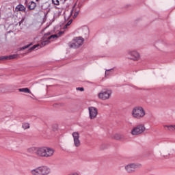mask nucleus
Returning a JSON list of instances; mask_svg holds the SVG:
<instances>
[{
	"mask_svg": "<svg viewBox=\"0 0 175 175\" xmlns=\"http://www.w3.org/2000/svg\"><path fill=\"white\" fill-rule=\"evenodd\" d=\"M36 155L41 158H50L54 155V150L47 147L37 148Z\"/></svg>",
	"mask_w": 175,
	"mask_h": 175,
	"instance_id": "f257e3e1",
	"label": "nucleus"
},
{
	"mask_svg": "<svg viewBox=\"0 0 175 175\" xmlns=\"http://www.w3.org/2000/svg\"><path fill=\"white\" fill-rule=\"evenodd\" d=\"M132 116L134 118L141 120V118L146 116V111L142 107H135L133 109Z\"/></svg>",
	"mask_w": 175,
	"mask_h": 175,
	"instance_id": "f03ea898",
	"label": "nucleus"
},
{
	"mask_svg": "<svg viewBox=\"0 0 175 175\" xmlns=\"http://www.w3.org/2000/svg\"><path fill=\"white\" fill-rule=\"evenodd\" d=\"M84 43V38L81 37H77L73 39L72 42H70L69 47L70 49H79L80 46H81Z\"/></svg>",
	"mask_w": 175,
	"mask_h": 175,
	"instance_id": "7ed1b4c3",
	"label": "nucleus"
},
{
	"mask_svg": "<svg viewBox=\"0 0 175 175\" xmlns=\"http://www.w3.org/2000/svg\"><path fill=\"white\" fill-rule=\"evenodd\" d=\"M146 131V126L144 124H138L136 126L133 127L131 131V135L133 136H137L139 135H142V133H144Z\"/></svg>",
	"mask_w": 175,
	"mask_h": 175,
	"instance_id": "20e7f679",
	"label": "nucleus"
},
{
	"mask_svg": "<svg viewBox=\"0 0 175 175\" xmlns=\"http://www.w3.org/2000/svg\"><path fill=\"white\" fill-rule=\"evenodd\" d=\"M112 92L111 90L105 89L103 91H101L98 94V96L99 99H101L102 100H106L107 99L110 98V96H111Z\"/></svg>",
	"mask_w": 175,
	"mask_h": 175,
	"instance_id": "39448f33",
	"label": "nucleus"
},
{
	"mask_svg": "<svg viewBox=\"0 0 175 175\" xmlns=\"http://www.w3.org/2000/svg\"><path fill=\"white\" fill-rule=\"evenodd\" d=\"M88 110L90 120H94V118H96V116H98V109L94 107H90Z\"/></svg>",
	"mask_w": 175,
	"mask_h": 175,
	"instance_id": "423d86ee",
	"label": "nucleus"
},
{
	"mask_svg": "<svg viewBox=\"0 0 175 175\" xmlns=\"http://www.w3.org/2000/svg\"><path fill=\"white\" fill-rule=\"evenodd\" d=\"M50 43V41H49L48 38L45 40L41 41L40 44H38L36 45H33L31 48H30L29 51L35 50V49H42V47H44V46H47Z\"/></svg>",
	"mask_w": 175,
	"mask_h": 175,
	"instance_id": "0eeeda50",
	"label": "nucleus"
},
{
	"mask_svg": "<svg viewBox=\"0 0 175 175\" xmlns=\"http://www.w3.org/2000/svg\"><path fill=\"white\" fill-rule=\"evenodd\" d=\"M72 137L75 147H80L81 143L80 142V134H79V132L72 133Z\"/></svg>",
	"mask_w": 175,
	"mask_h": 175,
	"instance_id": "6e6552de",
	"label": "nucleus"
},
{
	"mask_svg": "<svg viewBox=\"0 0 175 175\" xmlns=\"http://www.w3.org/2000/svg\"><path fill=\"white\" fill-rule=\"evenodd\" d=\"M137 167H139V165L135 163L129 164L125 166V169L128 173H133V172L136 171Z\"/></svg>",
	"mask_w": 175,
	"mask_h": 175,
	"instance_id": "1a4fd4ad",
	"label": "nucleus"
},
{
	"mask_svg": "<svg viewBox=\"0 0 175 175\" xmlns=\"http://www.w3.org/2000/svg\"><path fill=\"white\" fill-rule=\"evenodd\" d=\"M130 57V59H133V61H138L139 58H140V55L139 53L133 51L129 52Z\"/></svg>",
	"mask_w": 175,
	"mask_h": 175,
	"instance_id": "9d476101",
	"label": "nucleus"
},
{
	"mask_svg": "<svg viewBox=\"0 0 175 175\" xmlns=\"http://www.w3.org/2000/svg\"><path fill=\"white\" fill-rule=\"evenodd\" d=\"M40 171H41V175H48L50 174V169L47 166H40Z\"/></svg>",
	"mask_w": 175,
	"mask_h": 175,
	"instance_id": "9b49d317",
	"label": "nucleus"
},
{
	"mask_svg": "<svg viewBox=\"0 0 175 175\" xmlns=\"http://www.w3.org/2000/svg\"><path fill=\"white\" fill-rule=\"evenodd\" d=\"M16 12H22L23 13H25L27 8L25 6H24L22 4H18L16 8H15Z\"/></svg>",
	"mask_w": 175,
	"mask_h": 175,
	"instance_id": "f8f14e48",
	"label": "nucleus"
},
{
	"mask_svg": "<svg viewBox=\"0 0 175 175\" xmlns=\"http://www.w3.org/2000/svg\"><path fill=\"white\" fill-rule=\"evenodd\" d=\"M63 32L62 31H59L58 33V34H53V35H51L49 37H47V39L49 40V41L50 40H54V39H58V38H59V36H61V35H62Z\"/></svg>",
	"mask_w": 175,
	"mask_h": 175,
	"instance_id": "ddd939ff",
	"label": "nucleus"
},
{
	"mask_svg": "<svg viewBox=\"0 0 175 175\" xmlns=\"http://www.w3.org/2000/svg\"><path fill=\"white\" fill-rule=\"evenodd\" d=\"M74 13V17H77L79 16V13H80V7H76L74 6L72 11H71V14H73Z\"/></svg>",
	"mask_w": 175,
	"mask_h": 175,
	"instance_id": "4468645a",
	"label": "nucleus"
},
{
	"mask_svg": "<svg viewBox=\"0 0 175 175\" xmlns=\"http://www.w3.org/2000/svg\"><path fill=\"white\" fill-rule=\"evenodd\" d=\"M14 58H17V55H11L9 56H1L0 59L1 61H5L6 59H14Z\"/></svg>",
	"mask_w": 175,
	"mask_h": 175,
	"instance_id": "2eb2a0df",
	"label": "nucleus"
},
{
	"mask_svg": "<svg viewBox=\"0 0 175 175\" xmlns=\"http://www.w3.org/2000/svg\"><path fill=\"white\" fill-rule=\"evenodd\" d=\"M31 174L33 175H42V172L40 171V167H38L34 170L31 171Z\"/></svg>",
	"mask_w": 175,
	"mask_h": 175,
	"instance_id": "dca6fc26",
	"label": "nucleus"
},
{
	"mask_svg": "<svg viewBox=\"0 0 175 175\" xmlns=\"http://www.w3.org/2000/svg\"><path fill=\"white\" fill-rule=\"evenodd\" d=\"M35 8H36V3H35V1H31L29 3V5L27 7L29 10H34Z\"/></svg>",
	"mask_w": 175,
	"mask_h": 175,
	"instance_id": "f3484780",
	"label": "nucleus"
},
{
	"mask_svg": "<svg viewBox=\"0 0 175 175\" xmlns=\"http://www.w3.org/2000/svg\"><path fill=\"white\" fill-rule=\"evenodd\" d=\"M37 150H38V148H35V147L29 148L27 149V152H29V154H36Z\"/></svg>",
	"mask_w": 175,
	"mask_h": 175,
	"instance_id": "a211bd4d",
	"label": "nucleus"
},
{
	"mask_svg": "<svg viewBox=\"0 0 175 175\" xmlns=\"http://www.w3.org/2000/svg\"><path fill=\"white\" fill-rule=\"evenodd\" d=\"M20 92H25V94H32L28 88L18 89Z\"/></svg>",
	"mask_w": 175,
	"mask_h": 175,
	"instance_id": "6ab92c4d",
	"label": "nucleus"
},
{
	"mask_svg": "<svg viewBox=\"0 0 175 175\" xmlns=\"http://www.w3.org/2000/svg\"><path fill=\"white\" fill-rule=\"evenodd\" d=\"M164 128H167L168 131H171L172 132L175 131V125H164Z\"/></svg>",
	"mask_w": 175,
	"mask_h": 175,
	"instance_id": "aec40b11",
	"label": "nucleus"
},
{
	"mask_svg": "<svg viewBox=\"0 0 175 175\" xmlns=\"http://www.w3.org/2000/svg\"><path fill=\"white\" fill-rule=\"evenodd\" d=\"M123 136L121 135L120 134H116L114 135V139H116V140H120V139H122Z\"/></svg>",
	"mask_w": 175,
	"mask_h": 175,
	"instance_id": "412c9836",
	"label": "nucleus"
},
{
	"mask_svg": "<svg viewBox=\"0 0 175 175\" xmlns=\"http://www.w3.org/2000/svg\"><path fill=\"white\" fill-rule=\"evenodd\" d=\"M22 128H23V129H29V123H23L22 125Z\"/></svg>",
	"mask_w": 175,
	"mask_h": 175,
	"instance_id": "4be33fe9",
	"label": "nucleus"
},
{
	"mask_svg": "<svg viewBox=\"0 0 175 175\" xmlns=\"http://www.w3.org/2000/svg\"><path fill=\"white\" fill-rule=\"evenodd\" d=\"M72 23H73V19H70V21H68V23L65 25L66 28H68V27H69V25H70V24H72Z\"/></svg>",
	"mask_w": 175,
	"mask_h": 175,
	"instance_id": "5701e85b",
	"label": "nucleus"
},
{
	"mask_svg": "<svg viewBox=\"0 0 175 175\" xmlns=\"http://www.w3.org/2000/svg\"><path fill=\"white\" fill-rule=\"evenodd\" d=\"M110 70H111V69L106 70V71H105V77H107V76H110V75H111V73H110Z\"/></svg>",
	"mask_w": 175,
	"mask_h": 175,
	"instance_id": "b1692460",
	"label": "nucleus"
},
{
	"mask_svg": "<svg viewBox=\"0 0 175 175\" xmlns=\"http://www.w3.org/2000/svg\"><path fill=\"white\" fill-rule=\"evenodd\" d=\"M169 157H170V154H168L167 155H163L161 156V159H167L169 158Z\"/></svg>",
	"mask_w": 175,
	"mask_h": 175,
	"instance_id": "393cba45",
	"label": "nucleus"
},
{
	"mask_svg": "<svg viewBox=\"0 0 175 175\" xmlns=\"http://www.w3.org/2000/svg\"><path fill=\"white\" fill-rule=\"evenodd\" d=\"M52 2L54 5H59V1L58 0H52Z\"/></svg>",
	"mask_w": 175,
	"mask_h": 175,
	"instance_id": "a878e982",
	"label": "nucleus"
},
{
	"mask_svg": "<svg viewBox=\"0 0 175 175\" xmlns=\"http://www.w3.org/2000/svg\"><path fill=\"white\" fill-rule=\"evenodd\" d=\"M51 35V32H48L44 35V38H47V36H50Z\"/></svg>",
	"mask_w": 175,
	"mask_h": 175,
	"instance_id": "bb28decb",
	"label": "nucleus"
},
{
	"mask_svg": "<svg viewBox=\"0 0 175 175\" xmlns=\"http://www.w3.org/2000/svg\"><path fill=\"white\" fill-rule=\"evenodd\" d=\"M79 91H84V88H77Z\"/></svg>",
	"mask_w": 175,
	"mask_h": 175,
	"instance_id": "cd10ccee",
	"label": "nucleus"
},
{
	"mask_svg": "<svg viewBox=\"0 0 175 175\" xmlns=\"http://www.w3.org/2000/svg\"><path fill=\"white\" fill-rule=\"evenodd\" d=\"M29 47V45H27L23 47V50H25V49H28Z\"/></svg>",
	"mask_w": 175,
	"mask_h": 175,
	"instance_id": "c85d7f7f",
	"label": "nucleus"
},
{
	"mask_svg": "<svg viewBox=\"0 0 175 175\" xmlns=\"http://www.w3.org/2000/svg\"><path fill=\"white\" fill-rule=\"evenodd\" d=\"M23 21H24L23 19H22L21 21L19 22V25H21V24H23Z\"/></svg>",
	"mask_w": 175,
	"mask_h": 175,
	"instance_id": "c756f323",
	"label": "nucleus"
},
{
	"mask_svg": "<svg viewBox=\"0 0 175 175\" xmlns=\"http://www.w3.org/2000/svg\"><path fill=\"white\" fill-rule=\"evenodd\" d=\"M39 1H40V0H36V2H39Z\"/></svg>",
	"mask_w": 175,
	"mask_h": 175,
	"instance_id": "7c9ffc66",
	"label": "nucleus"
},
{
	"mask_svg": "<svg viewBox=\"0 0 175 175\" xmlns=\"http://www.w3.org/2000/svg\"><path fill=\"white\" fill-rule=\"evenodd\" d=\"M27 2H28V1H27V0H26V1H25V3H27Z\"/></svg>",
	"mask_w": 175,
	"mask_h": 175,
	"instance_id": "2f4dec72",
	"label": "nucleus"
},
{
	"mask_svg": "<svg viewBox=\"0 0 175 175\" xmlns=\"http://www.w3.org/2000/svg\"><path fill=\"white\" fill-rule=\"evenodd\" d=\"M42 9H43V6H42Z\"/></svg>",
	"mask_w": 175,
	"mask_h": 175,
	"instance_id": "473e14b6",
	"label": "nucleus"
}]
</instances>
